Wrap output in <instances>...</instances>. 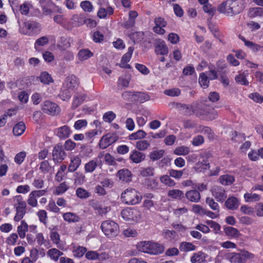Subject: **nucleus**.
Masks as SVG:
<instances>
[{"mask_svg": "<svg viewBox=\"0 0 263 263\" xmlns=\"http://www.w3.org/2000/svg\"><path fill=\"white\" fill-rule=\"evenodd\" d=\"M245 8L243 0H226L218 6L217 10L227 16H232L242 12Z\"/></svg>", "mask_w": 263, "mask_h": 263, "instance_id": "nucleus-1", "label": "nucleus"}, {"mask_svg": "<svg viewBox=\"0 0 263 263\" xmlns=\"http://www.w3.org/2000/svg\"><path fill=\"white\" fill-rule=\"evenodd\" d=\"M192 112L198 117L206 116L210 120L216 119L217 116V111L213 108L204 103H198L193 106Z\"/></svg>", "mask_w": 263, "mask_h": 263, "instance_id": "nucleus-2", "label": "nucleus"}, {"mask_svg": "<svg viewBox=\"0 0 263 263\" xmlns=\"http://www.w3.org/2000/svg\"><path fill=\"white\" fill-rule=\"evenodd\" d=\"M121 200L128 205H135L139 203L141 199V194L134 189H127L121 194Z\"/></svg>", "mask_w": 263, "mask_h": 263, "instance_id": "nucleus-3", "label": "nucleus"}, {"mask_svg": "<svg viewBox=\"0 0 263 263\" xmlns=\"http://www.w3.org/2000/svg\"><path fill=\"white\" fill-rule=\"evenodd\" d=\"M104 234L109 238L117 236L119 233V227L115 221L106 220L103 221L101 226Z\"/></svg>", "mask_w": 263, "mask_h": 263, "instance_id": "nucleus-4", "label": "nucleus"}, {"mask_svg": "<svg viewBox=\"0 0 263 263\" xmlns=\"http://www.w3.org/2000/svg\"><path fill=\"white\" fill-rule=\"evenodd\" d=\"M42 109L44 113L51 116L58 115L60 112L59 106L55 103L49 101H46L43 102L42 105Z\"/></svg>", "mask_w": 263, "mask_h": 263, "instance_id": "nucleus-5", "label": "nucleus"}, {"mask_svg": "<svg viewBox=\"0 0 263 263\" xmlns=\"http://www.w3.org/2000/svg\"><path fill=\"white\" fill-rule=\"evenodd\" d=\"M121 214L122 218L127 221H137L140 218L139 212L135 209H125L122 211Z\"/></svg>", "mask_w": 263, "mask_h": 263, "instance_id": "nucleus-6", "label": "nucleus"}, {"mask_svg": "<svg viewBox=\"0 0 263 263\" xmlns=\"http://www.w3.org/2000/svg\"><path fill=\"white\" fill-rule=\"evenodd\" d=\"M52 159L55 163H59L63 160L66 157V153L64 152L63 146L60 144H57L52 151Z\"/></svg>", "mask_w": 263, "mask_h": 263, "instance_id": "nucleus-7", "label": "nucleus"}, {"mask_svg": "<svg viewBox=\"0 0 263 263\" xmlns=\"http://www.w3.org/2000/svg\"><path fill=\"white\" fill-rule=\"evenodd\" d=\"M213 196L217 201L223 202L227 197L225 190L221 186L214 185L211 189Z\"/></svg>", "mask_w": 263, "mask_h": 263, "instance_id": "nucleus-8", "label": "nucleus"}, {"mask_svg": "<svg viewBox=\"0 0 263 263\" xmlns=\"http://www.w3.org/2000/svg\"><path fill=\"white\" fill-rule=\"evenodd\" d=\"M116 140V137L107 134L101 138L99 142L100 147L102 149H105L115 142Z\"/></svg>", "mask_w": 263, "mask_h": 263, "instance_id": "nucleus-9", "label": "nucleus"}, {"mask_svg": "<svg viewBox=\"0 0 263 263\" xmlns=\"http://www.w3.org/2000/svg\"><path fill=\"white\" fill-rule=\"evenodd\" d=\"M26 203L25 201H19L18 205L16 207V213L14 216V219L16 221H18L22 219L26 213Z\"/></svg>", "mask_w": 263, "mask_h": 263, "instance_id": "nucleus-10", "label": "nucleus"}, {"mask_svg": "<svg viewBox=\"0 0 263 263\" xmlns=\"http://www.w3.org/2000/svg\"><path fill=\"white\" fill-rule=\"evenodd\" d=\"M132 174L131 172L126 168L119 170L117 174V176L119 179L125 182H129L132 181Z\"/></svg>", "mask_w": 263, "mask_h": 263, "instance_id": "nucleus-11", "label": "nucleus"}, {"mask_svg": "<svg viewBox=\"0 0 263 263\" xmlns=\"http://www.w3.org/2000/svg\"><path fill=\"white\" fill-rule=\"evenodd\" d=\"M155 52L157 54L166 55L168 53V49L164 41L158 40L155 46Z\"/></svg>", "mask_w": 263, "mask_h": 263, "instance_id": "nucleus-12", "label": "nucleus"}, {"mask_svg": "<svg viewBox=\"0 0 263 263\" xmlns=\"http://www.w3.org/2000/svg\"><path fill=\"white\" fill-rule=\"evenodd\" d=\"M185 195L190 201L193 202H198L201 198L200 193L195 189L187 191Z\"/></svg>", "mask_w": 263, "mask_h": 263, "instance_id": "nucleus-13", "label": "nucleus"}, {"mask_svg": "<svg viewBox=\"0 0 263 263\" xmlns=\"http://www.w3.org/2000/svg\"><path fill=\"white\" fill-rule=\"evenodd\" d=\"M146 156L144 153L137 150L133 151L129 156V159L135 163H139L144 161Z\"/></svg>", "mask_w": 263, "mask_h": 263, "instance_id": "nucleus-14", "label": "nucleus"}, {"mask_svg": "<svg viewBox=\"0 0 263 263\" xmlns=\"http://www.w3.org/2000/svg\"><path fill=\"white\" fill-rule=\"evenodd\" d=\"M224 204L229 210H235L238 209L240 203L239 200L236 197L231 196L228 198Z\"/></svg>", "mask_w": 263, "mask_h": 263, "instance_id": "nucleus-15", "label": "nucleus"}, {"mask_svg": "<svg viewBox=\"0 0 263 263\" xmlns=\"http://www.w3.org/2000/svg\"><path fill=\"white\" fill-rule=\"evenodd\" d=\"M66 87L71 90L77 89L79 85L78 79L73 75L68 77L66 78Z\"/></svg>", "mask_w": 263, "mask_h": 263, "instance_id": "nucleus-16", "label": "nucleus"}, {"mask_svg": "<svg viewBox=\"0 0 263 263\" xmlns=\"http://www.w3.org/2000/svg\"><path fill=\"white\" fill-rule=\"evenodd\" d=\"M71 133L69 126L64 125L57 129V135L60 139H65L68 138Z\"/></svg>", "mask_w": 263, "mask_h": 263, "instance_id": "nucleus-17", "label": "nucleus"}, {"mask_svg": "<svg viewBox=\"0 0 263 263\" xmlns=\"http://www.w3.org/2000/svg\"><path fill=\"white\" fill-rule=\"evenodd\" d=\"M101 163L99 162L97 158L89 161L85 164L84 169L86 173H92L96 168L97 166Z\"/></svg>", "mask_w": 263, "mask_h": 263, "instance_id": "nucleus-18", "label": "nucleus"}, {"mask_svg": "<svg viewBox=\"0 0 263 263\" xmlns=\"http://www.w3.org/2000/svg\"><path fill=\"white\" fill-rule=\"evenodd\" d=\"M184 195L183 192L178 189L170 190L167 193L168 197L173 199L181 200L184 198Z\"/></svg>", "mask_w": 263, "mask_h": 263, "instance_id": "nucleus-19", "label": "nucleus"}, {"mask_svg": "<svg viewBox=\"0 0 263 263\" xmlns=\"http://www.w3.org/2000/svg\"><path fill=\"white\" fill-rule=\"evenodd\" d=\"M164 251V247L162 245L155 242H151L149 254H160Z\"/></svg>", "mask_w": 263, "mask_h": 263, "instance_id": "nucleus-20", "label": "nucleus"}, {"mask_svg": "<svg viewBox=\"0 0 263 263\" xmlns=\"http://www.w3.org/2000/svg\"><path fill=\"white\" fill-rule=\"evenodd\" d=\"M81 159L78 156L74 157L71 159L70 163L68 166V171L70 172H74L80 165Z\"/></svg>", "mask_w": 263, "mask_h": 263, "instance_id": "nucleus-21", "label": "nucleus"}, {"mask_svg": "<svg viewBox=\"0 0 263 263\" xmlns=\"http://www.w3.org/2000/svg\"><path fill=\"white\" fill-rule=\"evenodd\" d=\"M206 254L202 252L195 253L191 257V261L192 263H202L206 258Z\"/></svg>", "mask_w": 263, "mask_h": 263, "instance_id": "nucleus-22", "label": "nucleus"}, {"mask_svg": "<svg viewBox=\"0 0 263 263\" xmlns=\"http://www.w3.org/2000/svg\"><path fill=\"white\" fill-rule=\"evenodd\" d=\"M149 100V96L146 93L142 92H135L134 97V101L143 103Z\"/></svg>", "mask_w": 263, "mask_h": 263, "instance_id": "nucleus-23", "label": "nucleus"}, {"mask_svg": "<svg viewBox=\"0 0 263 263\" xmlns=\"http://www.w3.org/2000/svg\"><path fill=\"white\" fill-rule=\"evenodd\" d=\"M37 24L35 22L28 21L23 23V29L26 30L23 31L24 34H28L37 28Z\"/></svg>", "mask_w": 263, "mask_h": 263, "instance_id": "nucleus-24", "label": "nucleus"}, {"mask_svg": "<svg viewBox=\"0 0 263 263\" xmlns=\"http://www.w3.org/2000/svg\"><path fill=\"white\" fill-rule=\"evenodd\" d=\"M227 258L232 263H241L242 259L241 258L240 253H231L227 255Z\"/></svg>", "mask_w": 263, "mask_h": 263, "instance_id": "nucleus-25", "label": "nucleus"}, {"mask_svg": "<svg viewBox=\"0 0 263 263\" xmlns=\"http://www.w3.org/2000/svg\"><path fill=\"white\" fill-rule=\"evenodd\" d=\"M47 255L51 259L54 261H57L59 257L63 255V253L55 248H53L47 251Z\"/></svg>", "mask_w": 263, "mask_h": 263, "instance_id": "nucleus-26", "label": "nucleus"}, {"mask_svg": "<svg viewBox=\"0 0 263 263\" xmlns=\"http://www.w3.org/2000/svg\"><path fill=\"white\" fill-rule=\"evenodd\" d=\"M79 59L81 61H85L92 57L93 54L88 49H81L78 53Z\"/></svg>", "mask_w": 263, "mask_h": 263, "instance_id": "nucleus-27", "label": "nucleus"}, {"mask_svg": "<svg viewBox=\"0 0 263 263\" xmlns=\"http://www.w3.org/2000/svg\"><path fill=\"white\" fill-rule=\"evenodd\" d=\"M25 129V123L23 122H20L14 126L13 132L15 135L18 136L24 132Z\"/></svg>", "mask_w": 263, "mask_h": 263, "instance_id": "nucleus-28", "label": "nucleus"}, {"mask_svg": "<svg viewBox=\"0 0 263 263\" xmlns=\"http://www.w3.org/2000/svg\"><path fill=\"white\" fill-rule=\"evenodd\" d=\"M196 247L192 243L182 242L180 244L179 249L182 252H189L195 250Z\"/></svg>", "mask_w": 263, "mask_h": 263, "instance_id": "nucleus-29", "label": "nucleus"}, {"mask_svg": "<svg viewBox=\"0 0 263 263\" xmlns=\"http://www.w3.org/2000/svg\"><path fill=\"white\" fill-rule=\"evenodd\" d=\"M151 242L150 241H141L137 245L138 250L146 253H149Z\"/></svg>", "mask_w": 263, "mask_h": 263, "instance_id": "nucleus-30", "label": "nucleus"}, {"mask_svg": "<svg viewBox=\"0 0 263 263\" xmlns=\"http://www.w3.org/2000/svg\"><path fill=\"white\" fill-rule=\"evenodd\" d=\"M39 79L42 83L46 85H48L53 82L50 74L46 71L42 72L39 77Z\"/></svg>", "mask_w": 263, "mask_h": 263, "instance_id": "nucleus-31", "label": "nucleus"}, {"mask_svg": "<svg viewBox=\"0 0 263 263\" xmlns=\"http://www.w3.org/2000/svg\"><path fill=\"white\" fill-rule=\"evenodd\" d=\"M164 154L163 149L156 150L151 152L149 154V157L152 161H156L161 158Z\"/></svg>", "mask_w": 263, "mask_h": 263, "instance_id": "nucleus-32", "label": "nucleus"}, {"mask_svg": "<svg viewBox=\"0 0 263 263\" xmlns=\"http://www.w3.org/2000/svg\"><path fill=\"white\" fill-rule=\"evenodd\" d=\"M234 180V177L233 176L229 175H222L219 178L220 182L224 185L231 184L233 183Z\"/></svg>", "mask_w": 263, "mask_h": 263, "instance_id": "nucleus-33", "label": "nucleus"}, {"mask_svg": "<svg viewBox=\"0 0 263 263\" xmlns=\"http://www.w3.org/2000/svg\"><path fill=\"white\" fill-rule=\"evenodd\" d=\"M85 95H78L75 96L73 98V101L72 104L73 109H76L79 105H80L85 99Z\"/></svg>", "mask_w": 263, "mask_h": 263, "instance_id": "nucleus-34", "label": "nucleus"}, {"mask_svg": "<svg viewBox=\"0 0 263 263\" xmlns=\"http://www.w3.org/2000/svg\"><path fill=\"white\" fill-rule=\"evenodd\" d=\"M129 37L134 43H138L143 40L144 33L143 32H134L129 34Z\"/></svg>", "mask_w": 263, "mask_h": 263, "instance_id": "nucleus-35", "label": "nucleus"}, {"mask_svg": "<svg viewBox=\"0 0 263 263\" xmlns=\"http://www.w3.org/2000/svg\"><path fill=\"white\" fill-rule=\"evenodd\" d=\"M28 224L24 221H22L21 224L17 228L18 234L21 238L25 237L26 232L28 231Z\"/></svg>", "mask_w": 263, "mask_h": 263, "instance_id": "nucleus-36", "label": "nucleus"}, {"mask_svg": "<svg viewBox=\"0 0 263 263\" xmlns=\"http://www.w3.org/2000/svg\"><path fill=\"white\" fill-rule=\"evenodd\" d=\"M70 46L69 42L64 37H61L57 44V47L60 50H65Z\"/></svg>", "mask_w": 263, "mask_h": 263, "instance_id": "nucleus-37", "label": "nucleus"}, {"mask_svg": "<svg viewBox=\"0 0 263 263\" xmlns=\"http://www.w3.org/2000/svg\"><path fill=\"white\" fill-rule=\"evenodd\" d=\"M63 218L65 221L69 222H75L79 221V217L73 213H64L63 215Z\"/></svg>", "mask_w": 263, "mask_h": 263, "instance_id": "nucleus-38", "label": "nucleus"}, {"mask_svg": "<svg viewBox=\"0 0 263 263\" xmlns=\"http://www.w3.org/2000/svg\"><path fill=\"white\" fill-rule=\"evenodd\" d=\"M225 234L229 236L233 237H238L240 233L239 231L233 227H227L224 229Z\"/></svg>", "mask_w": 263, "mask_h": 263, "instance_id": "nucleus-39", "label": "nucleus"}, {"mask_svg": "<svg viewBox=\"0 0 263 263\" xmlns=\"http://www.w3.org/2000/svg\"><path fill=\"white\" fill-rule=\"evenodd\" d=\"M71 90L67 87L64 88L60 91L59 97L63 101L68 100L71 97Z\"/></svg>", "mask_w": 263, "mask_h": 263, "instance_id": "nucleus-40", "label": "nucleus"}, {"mask_svg": "<svg viewBox=\"0 0 263 263\" xmlns=\"http://www.w3.org/2000/svg\"><path fill=\"white\" fill-rule=\"evenodd\" d=\"M199 83L201 87L203 88H206L209 85V81L206 75L204 73L202 72L200 74L199 78Z\"/></svg>", "mask_w": 263, "mask_h": 263, "instance_id": "nucleus-41", "label": "nucleus"}, {"mask_svg": "<svg viewBox=\"0 0 263 263\" xmlns=\"http://www.w3.org/2000/svg\"><path fill=\"white\" fill-rule=\"evenodd\" d=\"M205 203L208 204L212 210L216 211L217 213L219 212V206L218 204L215 201L214 199L210 197H206Z\"/></svg>", "mask_w": 263, "mask_h": 263, "instance_id": "nucleus-42", "label": "nucleus"}, {"mask_svg": "<svg viewBox=\"0 0 263 263\" xmlns=\"http://www.w3.org/2000/svg\"><path fill=\"white\" fill-rule=\"evenodd\" d=\"M154 168L152 167H141L140 170V174L141 176L146 177L153 176Z\"/></svg>", "mask_w": 263, "mask_h": 263, "instance_id": "nucleus-43", "label": "nucleus"}, {"mask_svg": "<svg viewBox=\"0 0 263 263\" xmlns=\"http://www.w3.org/2000/svg\"><path fill=\"white\" fill-rule=\"evenodd\" d=\"M185 169L182 170H176L174 169H170L168 171V173L172 177L176 179H180L183 176Z\"/></svg>", "mask_w": 263, "mask_h": 263, "instance_id": "nucleus-44", "label": "nucleus"}, {"mask_svg": "<svg viewBox=\"0 0 263 263\" xmlns=\"http://www.w3.org/2000/svg\"><path fill=\"white\" fill-rule=\"evenodd\" d=\"M170 177L171 176H170V175H163L160 177V180L162 183H164L166 185L173 186L176 184V183L170 178Z\"/></svg>", "mask_w": 263, "mask_h": 263, "instance_id": "nucleus-45", "label": "nucleus"}, {"mask_svg": "<svg viewBox=\"0 0 263 263\" xmlns=\"http://www.w3.org/2000/svg\"><path fill=\"white\" fill-rule=\"evenodd\" d=\"M146 133L143 130H139L137 132L132 134L129 138L130 140L140 139L144 138Z\"/></svg>", "mask_w": 263, "mask_h": 263, "instance_id": "nucleus-46", "label": "nucleus"}, {"mask_svg": "<svg viewBox=\"0 0 263 263\" xmlns=\"http://www.w3.org/2000/svg\"><path fill=\"white\" fill-rule=\"evenodd\" d=\"M138 16V13L135 11H131L129 13V21L125 25L127 28H129L134 26L135 24V18Z\"/></svg>", "mask_w": 263, "mask_h": 263, "instance_id": "nucleus-47", "label": "nucleus"}, {"mask_svg": "<svg viewBox=\"0 0 263 263\" xmlns=\"http://www.w3.org/2000/svg\"><path fill=\"white\" fill-rule=\"evenodd\" d=\"M150 145L149 143L147 140H141L137 142L136 148L140 151L146 150Z\"/></svg>", "mask_w": 263, "mask_h": 263, "instance_id": "nucleus-48", "label": "nucleus"}, {"mask_svg": "<svg viewBox=\"0 0 263 263\" xmlns=\"http://www.w3.org/2000/svg\"><path fill=\"white\" fill-rule=\"evenodd\" d=\"M244 198L247 202L257 201L260 199V197L258 195L248 193L245 194Z\"/></svg>", "mask_w": 263, "mask_h": 263, "instance_id": "nucleus-49", "label": "nucleus"}, {"mask_svg": "<svg viewBox=\"0 0 263 263\" xmlns=\"http://www.w3.org/2000/svg\"><path fill=\"white\" fill-rule=\"evenodd\" d=\"M164 93L171 97H178L181 94V90L178 88H173L165 90Z\"/></svg>", "mask_w": 263, "mask_h": 263, "instance_id": "nucleus-50", "label": "nucleus"}, {"mask_svg": "<svg viewBox=\"0 0 263 263\" xmlns=\"http://www.w3.org/2000/svg\"><path fill=\"white\" fill-rule=\"evenodd\" d=\"M76 195L80 198H87L90 196V194L85 189L79 187L76 190Z\"/></svg>", "mask_w": 263, "mask_h": 263, "instance_id": "nucleus-51", "label": "nucleus"}, {"mask_svg": "<svg viewBox=\"0 0 263 263\" xmlns=\"http://www.w3.org/2000/svg\"><path fill=\"white\" fill-rule=\"evenodd\" d=\"M81 7L85 12H90L92 10L93 6L88 1H83L80 4Z\"/></svg>", "mask_w": 263, "mask_h": 263, "instance_id": "nucleus-52", "label": "nucleus"}, {"mask_svg": "<svg viewBox=\"0 0 263 263\" xmlns=\"http://www.w3.org/2000/svg\"><path fill=\"white\" fill-rule=\"evenodd\" d=\"M235 81L237 83L241 85H248L249 82L247 80L246 76L243 73H240L235 77Z\"/></svg>", "mask_w": 263, "mask_h": 263, "instance_id": "nucleus-53", "label": "nucleus"}, {"mask_svg": "<svg viewBox=\"0 0 263 263\" xmlns=\"http://www.w3.org/2000/svg\"><path fill=\"white\" fill-rule=\"evenodd\" d=\"M189 152V148L183 146L178 147L174 150V154L177 155H186Z\"/></svg>", "mask_w": 263, "mask_h": 263, "instance_id": "nucleus-54", "label": "nucleus"}, {"mask_svg": "<svg viewBox=\"0 0 263 263\" xmlns=\"http://www.w3.org/2000/svg\"><path fill=\"white\" fill-rule=\"evenodd\" d=\"M50 237L53 243L56 244L58 248H61L59 245L60 240L59 234L57 232H51Z\"/></svg>", "mask_w": 263, "mask_h": 263, "instance_id": "nucleus-55", "label": "nucleus"}, {"mask_svg": "<svg viewBox=\"0 0 263 263\" xmlns=\"http://www.w3.org/2000/svg\"><path fill=\"white\" fill-rule=\"evenodd\" d=\"M51 166L48 161L45 160L41 162L40 170L44 173H47L50 171Z\"/></svg>", "mask_w": 263, "mask_h": 263, "instance_id": "nucleus-56", "label": "nucleus"}, {"mask_svg": "<svg viewBox=\"0 0 263 263\" xmlns=\"http://www.w3.org/2000/svg\"><path fill=\"white\" fill-rule=\"evenodd\" d=\"M178 236L177 233L173 230H167L164 232V236L169 240L175 239Z\"/></svg>", "mask_w": 263, "mask_h": 263, "instance_id": "nucleus-57", "label": "nucleus"}, {"mask_svg": "<svg viewBox=\"0 0 263 263\" xmlns=\"http://www.w3.org/2000/svg\"><path fill=\"white\" fill-rule=\"evenodd\" d=\"M129 82V80L127 79L120 77L118 79V87L121 89L125 88L128 86Z\"/></svg>", "mask_w": 263, "mask_h": 263, "instance_id": "nucleus-58", "label": "nucleus"}, {"mask_svg": "<svg viewBox=\"0 0 263 263\" xmlns=\"http://www.w3.org/2000/svg\"><path fill=\"white\" fill-rule=\"evenodd\" d=\"M240 253L241 258L242 259V262L246 261L247 259H252L254 257V254L249 252L247 251L241 250Z\"/></svg>", "mask_w": 263, "mask_h": 263, "instance_id": "nucleus-59", "label": "nucleus"}, {"mask_svg": "<svg viewBox=\"0 0 263 263\" xmlns=\"http://www.w3.org/2000/svg\"><path fill=\"white\" fill-rule=\"evenodd\" d=\"M49 42V39L47 36H42L38 39L35 43V48H36V46H43L47 44Z\"/></svg>", "mask_w": 263, "mask_h": 263, "instance_id": "nucleus-60", "label": "nucleus"}, {"mask_svg": "<svg viewBox=\"0 0 263 263\" xmlns=\"http://www.w3.org/2000/svg\"><path fill=\"white\" fill-rule=\"evenodd\" d=\"M26 154L25 152H21L17 154L14 158L15 162L18 164H21L26 157Z\"/></svg>", "mask_w": 263, "mask_h": 263, "instance_id": "nucleus-61", "label": "nucleus"}, {"mask_svg": "<svg viewBox=\"0 0 263 263\" xmlns=\"http://www.w3.org/2000/svg\"><path fill=\"white\" fill-rule=\"evenodd\" d=\"M86 252V249L83 247H79L73 251V255L77 257H81L83 256Z\"/></svg>", "mask_w": 263, "mask_h": 263, "instance_id": "nucleus-62", "label": "nucleus"}, {"mask_svg": "<svg viewBox=\"0 0 263 263\" xmlns=\"http://www.w3.org/2000/svg\"><path fill=\"white\" fill-rule=\"evenodd\" d=\"M68 189L67 185L65 182L61 183L59 186H58L55 190V194L60 195L64 193Z\"/></svg>", "mask_w": 263, "mask_h": 263, "instance_id": "nucleus-63", "label": "nucleus"}, {"mask_svg": "<svg viewBox=\"0 0 263 263\" xmlns=\"http://www.w3.org/2000/svg\"><path fill=\"white\" fill-rule=\"evenodd\" d=\"M135 92L130 91H125L122 94V98L127 101H134Z\"/></svg>", "mask_w": 263, "mask_h": 263, "instance_id": "nucleus-64", "label": "nucleus"}]
</instances>
